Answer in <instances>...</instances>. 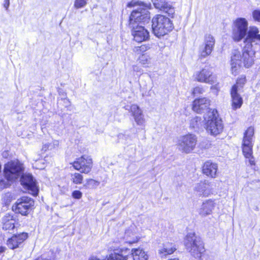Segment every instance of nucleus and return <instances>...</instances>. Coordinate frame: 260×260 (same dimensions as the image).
Masks as SVG:
<instances>
[{
	"mask_svg": "<svg viewBox=\"0 0 260 260\" xmlns=\"http://www.w3.org/2000/svg\"><path fill=\"white\" fill-rule=\"evenodd\" d=\"M6 250V248L3 246H0V255L4 252Z\"/></svg>",
	"mask_w": 260,
	"mask_h": 260,
	"instance_id": "nucleus-41",
	"label": "nucleus"
},
{
	"mask_svg": "<svg viewBox=\"0 0 260 260\" xmlns=\"http://www.w3.org/2000/svg\"><path fill=\"white\" fill-rule=\"evenodd\" d=\"M23 173V164L18 160H11L5 165L4 173L5 177L8 180H15L19 178Z\"/></svg>",
	"mask_w": 260,
	"mask_h": 260,
	"instance_id": "nucleus-6",
	"label": "nucleus"
},
{
	"mask_svg": "<svg viewBox=\"0 0 260 260\" xmlns=\"http://www.w3.org/2000/svg\"><path fill=\"white\" fill-rule=\"evenodd\" d=\"M195 81L209 84H216L217 77L208 67H205L200 71H196L193 76Z\"/></svg>",
	"mask_w": 260,
	"mask_h": 260,
	"instance_id": "nucleus-9",
	"label": "nucleus"
},
{
	"mask_svg": "<svg viewBox=\"0 0 260 260\" xmlns=\"http://www.w3.org/2000/svg\"><path fill=\"white\" fill-rule=\"evenodd\" d=\"M82 193L79 190H75L72 192V197L74 199H80L82 198Z\"/></svg>",
	"mask_w": 260,
	"mask_h": 260,
	"instance_id": "nucleus-37",
	"label": "nucleus"
},
{
	"mask_svg": "<svg viewBox=\"0 0 260 260\" xmlns=\"http://www.w3.org/2000/svg\"><path fill=\"white\" fill-rule=\"evenodd\" d=\"M210 101L207 98L196 99L193 101L192 110L197 113H203L206 111L207 113L210 109L209 108Z\"/></svg>",
	"mask_w": 260,
	"mask_h": 260,
	"instance_id": "nucleus-18",
	"label": "nucleus"
},
{
	"mask_svg": "<svg viewBox=\"0 0 260 260\" xmlns=\"http://www.w3.org/2000/svg\"><path fill=\"white\" fill-rule=\"evenodd\" d=\"M249 30V29L248 30ZM248 22L245 18H238L235 22V27L233 31V38L239 42L248 34Z\"/></svg>",
	"mask_w": 260,
	"mask_h": 260,
	"instance_id": "nucleus-10",
	"label": "nucleus"
},
{
	"mask_svg": "<svg viewBox=\"0 0 260 260\" xmlns=\"http://www.w3.org/2000/svg\"><path fill=\"white\" fill-rule=\"evenodd\" d=\"M34 200L27 197H22L18 199L12 206V210L16 213L23 216H27L33 209Z\"/></svg>",
	"mask_w": 260,
	"mask_h": 260,
	"instance_id": "nucleus-7",
	"label": "nucleus"
},
{
	"mask_svg": "<svg viewBox=\"0 0 260 260\" xmlns=\"http://www.w3.org/2000/svg\"><path fill=\"white\" fill-rule=\"evenodd\" d=\"M176 250V248L172 243L165 242L159 248L158 253L161 257H164L172 254Z\"/></svg>",
	"mask_w": 260,
	"mask_h": 260,
	"instance_id": "nucleus-24",
	"label": "nucleus"
},
{
	"mask_svg": "<svg viewBox=\"0 0 260 260\" xmlns=\"http://www.w3.org/2000/svg\"><path fill=\"white\" fill-rule=\"evenodd\" d=\"M2 226L3 230L10 231L15 228V219L10 214H6L2 218Z\"/></svg>",
	"mask_w": 260,
	"mask_h": 260,
	"instance_id": "nucleus-25",
	"label": "nucleus"
},
{
	"mask_svg": "<svg viewBox=\"0 0 260 260\" xmlns=\"http://www.w3.org/2000/svg\"><path fill=\"white\" fill-rule=\"evenodd\" d=\"M204 91V90L202 86H197L193 88L192 94L194 96H197L200 94H202Z\"/></svg>",
	"mask_w": 260,
	"mask_h": 260,
	"instance_id": "nucleus-35",
	"label": "nucleus"
},
{
	"mask_svg": "<svg viewBox=\"0 0 260 260\" xmlns=\"http://www.w3.org/2000/svg\"><path fill=\"white\" fill-rule=\"evenodd\" d=\"M184 245L191 254L196 258L201 257L204 252V247L200 238L194 233H189L185 237Z\"/></svg>",
	"mask_w": 260,
	"mask_h": 260,
	"instance_id": "nucleus-5",
	"label": "nucleus"
},
{
	"mask_svg": "<svg viewBox=\"0 0 260 260\" xmlns=\"http://www.w3.org/2000/svg\"><path fill=\"white\" fill-rule=\"evenodd\" d=\"M205 128L207 132L216 136L222 132L223 128L222 120L218 117L216 110H210L204 116Z\"/></svg>",
	"mask_w": 260,
	"mask_h": 260,
	"instance_id": "nucleus-3",
	"label": "nucleus"
},
{
	"mask_svg": "<svg viewBox=\"0 0 260 260\" xmlns=\"http://www.w3.org/2000/svg\"><path fill=\"white\" fill-rule=\"evenodd\" d=\"M131 255L133 260H148V255L146 251L141 248H133Z\"/></svg>",
	"mask_w": 260,
	"mask_h": 260,
	"instance_id": "nucleus-26",
	"label": "nucleus"
},
{
	"mask_svg": "<svg viewBox=\"0 0 260 260\" xmlns=\"http://www.w3.org/2000/svg\"><path fill=\"white\" fill-rule=\"evenodd\" d=\"M125 110L129 111L133 117L135 121L138 125H143L145 123V120L142 110L136 104L124 107Z\"/></svg>",
	"mask_w": 260,
	"mask_h": 260,
	"instance_id": "nucleus-15",
	"label": "nucleus"
},
{
	"mask_svg": "<svg viewBox=\"0 0 260 260\" xmlns=\"http://www.w3.org/2000/svg\"><path fill=\"white\" fill-rule=\"evenodd\" d=\"M3 5L4 7L7 10L10 5V0H5Z\"/></svg>",
	"mask_w": 260,
	"mask_h": 260,
	"instance_id": "nucleus-40",
	"label": "nucleus"
},
{
	"mask_svg": "<svg viewBox=\"0 0 260 260\" xmlns=\"http://www.w3.org/2000/svg\"><path fill=\"white\" fill-rule=\"evenodd\" d=\"M40 162V160H39V161H37V162H36V166H37V165L39 164V163Z\"/></svg>",
	"mask_w": 260,
	"mask_h": 260,
	"instance_id": "nucleus-43",
	"label": "nucleus"
},
{
	"mask_svg": "<svg viewBox=\"0 0 260 260\" xmlns=\"http://www.w3.org/2000/svg\"><path fill=\"white\" fill-rule=\"evenodd\" d=\"M215 206V203L211 199L204 201L199 208V214L202 217H206L212 214Z\"/></svg>",
	"mask_w": 260,
	"mask_h": 260,
	"instance_id": "nucleus-20",
	"label": "nucleus"
},
{
	"mask_svg": "<svg viewBox=\"0 0 260 260\" xmlns=\"http://www.w3.org/2000/svg\"><path fill=\"white\" fill-rule=\"evenodd\" d=\"M99 184L100 182L92 179H89L86 180V182L84 186L87 188H95L99 186Z\"/></svg>",
	"mask_w": 260,
	"mask_h": 260,
	"instance_id": "nucleus-33",
	"label": "nucleus"
},
{
	"mask_svg": "<svg viewBox=\"0 0 260 260\" xmlns=\"http://www.w3.org/2000/svg\"><path fill=\"white\" fill-rule=\"evenodd\" d=\"M44 168V167H38V169H42Z\"/></svg>",
	"mask_w": 260,
	"mask_h": 260,
	"instance_id": "nucleus-42",
	"label": "nucleus"
},
{
	"mask_svg": "<svg viewBox=\"0 0 260 260\" xmlns=\"http://www.w3.org/2000/svg\"><path fill=\"white\" fill-rule=\"evenodd\" d=\"M152 23L153 32L158 37L165 36L173 28L171 20L162 15H157L153 17Z\"/></svg>",
	"mask_w": 260,
	"mask_h": 260,
	"instance_id": "nucleus-4",
	"label": "nucleus"
},
{
	"mask_svg": "<svg viewBox=\"0 0 260 260\" xmlns=\"http://www.w3.org/2000/svg\"><path fill=\"white\" fill-rule=\"evenodd\" d=\"M253 142L242 140V142L243 154L246 158L248 159L249 163L251 166L255 165L254 157L252 155Z\"/></svg>",
	"mask_w": 260,
	"mask_h": 260,
	"instance_id": "nucleus-16",
	"label": "nucleus"
},
{
	"mask_svg": "<svg viewBox=\"0 0 260 260\" xmlns=\"http://www.w3.org/2000/svg\"><path fill=\"white\" fill-rule=\"evenodd\" d=\"M26 233H21L18 235H14L7 241L8 246L12 249L18 248L21 245L23 242L27 238Z\"/></svg>",
	"mask_w": 260,
	"mask_h": 260,
	"instance_id": "nucleus-17",
	"label": "nucleus"
},
{
	"mask_svg": "<svg viewBox=\"0 0 260 260\" xmlns=\"http://www.w3.org/2000/svg\"><path fill=\"white\" fill-rule=\"evenodd\" d=\"M127 256H124L118 253H111L107 258V260H127Z\"/></svg>",
	"mask_w": 260,
	"mask_h": 260,
	"instance_id": "nucleus-31",
	"label": "nucleus"
},
{
	"mask_svg": "<svg viewBox=\"0 0 260 260\" xmlns=\"http://www.w3.org/2000/svg\"><path fill=\"white\" fill-rule=\"evenodd\" d=\"M83 180V176L79 173L71 174V180L75 184H81Z\"/></svg>",
	"mask_w": 260,
	"mask_h": 260,
	"instance_id": "nucleus-28",
	"label": "nucleus"
},
{
	"mask_svg": "<svg viewBox=\"0 0 260 260\" xmlns=\"http://www.w3.org/2000/svg\"><path fill=\"white\" fill-rule=\"evenodd\" d=\"M119 142L124 144L128 143L126 142V136L125 135L123 134H120L118 136Z\"/></svg>",
	"mask_w": 260,
	"mask_h": 260,
	"instance_id": "nucleus-39",
	"label": "nucleus"
},
{
	"mask_svg": "<svg viewBox=\"0 0 260 260\" xmlns=\"http://www.w3.org/2000/svg\"><path fill=\"white\" fill-rule=\"evenodd\" d=\"M246 81V77L244 75H241L237 80L236 84L233 86H236L237 91L240 92L243 87Z\"/></svg>",
	"mask_w": 260,
	"mask_h": 260,
	"instance_id": "nucleus-30",
	"label": "nucleus"
},
{
	"mask_svg": "<svg viewBox=\"0 0 260 260\" xmlns=\"http://www.w3.org/2000/svg\"><path fill=\"white\" fill-rule=\"evenodd\" d=\"M140 62L143 65L147 66L151 63V58L147 54H142L139 58Z\"/></svg>",
	"mask_w": 260,
	"mask_h": 260,
	"instance_id": "nucleus-32",
	"label": "nucleus"
},
{
	"mask_svg": "<svg viewBox=\"0 0 260 260\" xmlns=\"http://www.w3.org/2000/svg\"><path fill=\"white\" fill-rule=\"evenodd\" d=\"M123 240L124 243L129 245L138 242L139 238L134 231L133 226H131L125 231L123 237Z\"/></svg>",
	"mask_w": 260,
	"mask_h": 260,
	"instance_id": "nucleus-23",
	"label": "nucleus"
},
{
	"mask_svg": "<svg viewBox=\"0 0 260 260\" xmlns=\"http://www.w3.org/2000/svg\"><path fill=\"white\" fill-rule=\"evenodd\" d=\"M87 3L86 0H75L74 3V7L76 9H79L84 7Z\"/></svg>",
	"mask_w": 260,
	"mask_h": 260,
	"instance_id": "nucleus-34",
	"label": "nucleus"
},
{
	"mask_svg": "<svg viewBox=\"0 0 260 260\" xmlns=\"http://www.w3.org/2000/svg\"><path fill=\"white\" fill-rule=\"evenodd\" d=\"M211 182L208 180L200 181L195 184L193 191L196 196L199 197H208L213 193V188Z\"/></svg>",
	"mask_w": 260,
	"mask_h": 260,
	"instance_id": "nucleus-11",
	"label": "nucleus"
},
{
	"mask_svg": "<svg viewBox=\"0 0 260 260\" xmlns=\"http://www.w3.org/2000/svg\"><path fill=\"white\" fill-rule=\"evenodd\" d=\"M231 95L232 98V108L234 110H236L241 107L243 104V99L237 91L236 86H233L231 90Z\"/></svg>",
	"mask_w": 260,
	"mask_h": 260,
	"instance_id": "nucleus-22",
	"label": "nucleus"
},
{
	"mask_svg": "<svg viewBox=\"0 0 260 260\" xmlns=\"http://www.w3.org/2000/svg\"><path fill=\"white\" fill-rule=\"evenodd\" d=\"M202 126V119L201 117L196 116L190 121V127L193 129L199 128Z\"/></svg>",
	"mask_w": 260,
	"mask_h": 260,
	"instance_id": "nucleus-29",
	"label": "nucleus"
},
{
	"mask_svg": "<svg viewBox=\"0 0 260 260\" xmlns=\"http://www.w3.org/2000/svg\"><path fill=\"white\" fill-rule=\"evenodd\" d=\"M21 176V184L29 190L30 193L34 196L37 195L39 189L32 176L28 174H22Z\"/></svg>",
	"mask_w": 260,
	"mask_h": 260,
	"instance_id": "nucleus-13",
	"label": "nucleus"
},
{
	"mask_svg": "<svg viewBox=\"0 0 260 260\" xmlns=\"http://www.w3.org/2000/svg\"><path fill=\"white\" fill-rule=\"evenodd\" d=\"M137 4L139 7L133 10L129 17L128 26L132 30L134 40L137 42H142L149 38V34L148 30L140 24L145 19H148L149 16L148 6L143 3L131 2L128 4L127 6H136Z\"/></svg>",
	"mask_w": 260,
	"mask_h": 260,
	"instance_id": "nucleus-2",
	"label": "nucleus"
},
{
	"mask_svg": "<svg viewBox=\"0 0 260 260\" xmlns=\"http://www.w3.org/2000/svg\"><path fill=\"white\" fill-rule=\"evenodd\" d=\"M217 170V164L210 161L205 162L202 168L203 173L212 178L216 177Z\"/></svg>",
	"mask_w": 260,
	"mask_h": 260,
	"instance_id": "nucleus-21",
	"label": "nucleus"
},
{
	"mask_svg": "<svg viewBox=\"0 0 260 260\" xmlns=\"http://www.w3.org/2000/svg\"><path fill=\"white\" fill-rule=\"evenodd\" d=\"M254 129L253 127L250 126L244 133L243 140L254 141Z\"/></svg>",
	"mask_w": 260,
	"mask_h": 260,
	"instance_id": "nucleus-27",
	"label": "nucleus"
},
{
	"mask_svg": "<svg viewBox=\"0 0 260 260\" xmlns=\"http://www.w3.org/2000/svg\"><path fill=\"white\" fill-rule=\"evenodd\" d=\"M197 143L196 136L188 134L179 138L177 146L178 150L181 152L189 153L194 149Z\"/></svg>",
	"mask_w": 260,
	"mask_h": 260,
	"instance_id": "nucleus-8",
	"label": "nucleus"
},
{
	"mask_svg": "<svg viewBox=\"0 0 260 260\" xmlns=\"http://www.w3.org/2000/svg\"><path fill=\"white\" fill-rule=\"evenodd\" d=\"M252 16L255 20L260 22V11H254L252 13Z\"/></svg>",
	"mask_w": 260,
	"mask_h": 260,
	"instance_id": "nucleus-38",
	"label": "nucleus"
},
{
	"mask_svg": "<svg viewBox=\"0 0 260 260\" xmlns=\"http://www.w3.org/2000/svg\"><path fill=\"white\" fill-rule=\"evenodd\" d=\"M151 47V45L150 44H144L139 47V50L141 52H144L149 49H150Z\"/></svg>",
	"mask_w": 260,
	"mask_h": 260,
	"instance_id": "nucleus-36",
	"label": "nucleus"
},
{
	"mask_svg": "<svg viewBox=\"0 0 260 260\" xmlns=\"http://www.w3.org/2000/svg\"><path fill=\"white\" fill-rule=\"evenodd\" d=\"M215 39L211 35H206L205 37L204 43L200 48V57L205 58L210 55L214 47Z\"/></svg>",
	"mask_w": 260,
	"mask_h": 260,
	"instance_id": "nucleus-14",
	"label": "nucleus"
},
{
	"mask_svg": "<svg viewBox=\"0 0 260 260\" xmlns=\"http://www.w3.org/2000/svg\"><path fill=\"white\" fill-rule=\"evenodd\" d=\"M73 166L75 169L80 171L81 173L87 174L92 167V160L90 156L83 155L76 159L73 162Z\"/></svg>",
	"mask_w": 260,
	"mask_h": 260,
	"instance_id": "nucleus-12",
	"label": "nucleus"
},
{
	"mask_svg": "<svg viewBox=\"0 0 260 260\" xmlns=\"http://www.w3.org/2000/svg\"><path fill=\"white\" fill-rule=\"evenodd\" d=\"M155 8L160 11L168 14L169 16H173L175 13L174 8L172 6L166 2L165 0H151Z\"/></svg>",
	"mask_w": 260,
	"mask_h": 260,
	"instance_id": "nucleus-19",
	"label": "nucleus"
},
{
	"mask_svg": "<svg viewBox=\"0 0 260 260\" xmlns=\"http://www.w3.org/2000/svg\"><path fill=\"white\" fill-rule=\"evenodd\" d=\"M245 46L242 55L236 50L233 53L231 57V68L236 71L237 68L243 66L247 68L250 67L254 62L255 51L254 45H260V34L258 28L255 26H250L248 36L244 40Z\"/></svg>",
	"mask_w": 260,
	"mask_h": 260,
	"instance_id": "nucleus-1",
	"label": "nucleus"
}]
</instances>
